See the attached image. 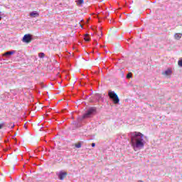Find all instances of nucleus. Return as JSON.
Segmentation results:
<instances>
[{
    "instance_id": "1",
    "label": "nucleus",
    "mask_w": 182,
    "mask_h": 182,
    "mask_svg": "<svg viewBox=\"0 0 182 182\" xmlns=\"http://www.w3.org/2000/svg\"><path fill=\"white\" fill-rule=\"evenodd\" d=\"M131 135V144L132 147H136V149H143L144 147V140L143 137L144 135L141 132H132Z\"/></svg>"
},
{
    "instance_id": "2",
    "label": "nucleus",
    "mask_w": 182,
    "mask_h": 182,
    "mask_svg": "<svg viewBox=\"0 0 182 182\" xmlns=\"http://www.w3.org/2000/svg\"><path fill=\"white\" fill-rule=\"evenodd\" d=\"M108 96L109 98L112 99V100L113 101V103H114V105H117V103H119V102H120V99H119V96H117V94L114 93V92L113 91H109L108 92Z\"/></svg>"
},
{
    "instance_id": "3",
    "label": "nucleus",
    "mask_w": 182,
    "mask_h": 182,
    "mask_svg": "<svg viewBox=\"0 0 182 182\" xmlns=\"http://www.w3.org/2000/svg\"><path fill=\"white\" fill-rule=\"evenodd\" d=\"M22 41L25 43H30V42H32V41H33V36L32 34H26L23 37Z\"/></svg>"
},
{
    "instance_id": "4",
    "label": "nucleus",
    "mask_w": 182,
    "mask_h": 182,
    "mask_svg": "<svg viewBox=\"0 0 182 182\" xmlns=\"http://www.w3.org/2000/svg\"><path fill=\"white\" fill-rule=\"evenodd\" d=\"M95 111L96 109L95 108H91L88 109L87 113L82 115V119H89V117H90V116H92V114H93Z\"/></svg>"
},
{
    "instance_id": "5",
    "label": "nucleus",
    "mask_w": 182,
    "mask_h": 182,
    "mask_svg": "<svg viewBox=\"0 0 182 182\" xmlns=\"http://www.w3.org/2000/svg\"><path fill=\"white\" fill-rule=\"evenodd\" d=\"M66 176H68V173L66 172H60L58 175L60 180H65Z\"/></svg>"
},
{
    "instance_id": "6",
    "label": "nucleus",
    "mask_w": 182,
    "mask_h": 182,
    "mask_svg": "<svg viewBox=\"0 0 182 182\" xmlns=\"http://www.w3.org/2000/svg\"><path fill=\"white\" fill-rule=\"evenodd\" d=\"M30 16H31V18H38V16H39V13L36 11H31L30 13Z\"/></svg>"
},
{
    "instance_id": "7",
    "label": "nucleus",
    "mask_w": 182,
    "mask_h": 182,
    "mask_svg": "<svg viewBox=\"0 0 182 182\" xmlns=\"http://www.w3.org/2000/svg\"><path fill=\"white\" fill-rule=\"evenodd\" d=\"M171 69L168 68L165 72L162 73V75H164V76H170L171 75Z\"/></svg>"
},
{
    "instance_id": "8",
    "label": "nucleus",
    "mask_w": 182,
    "mask_h": 182,
    "mask_svg": "<svg viewBox=\"0 0 182 182\" xmlns=\"http://www.w3.org/2000/svg\"><path fill=\"white\" fill-rule=\"evenodd\" d=\"M14 53H15L14 50L6 52L5 53L3 54V56H11L14 55Z\"/></svg>"
},
{
    "instance_id": "9",
    "label": "nucleus",
    "mask_w": 182,
    "mask_h": 182,
    "mask_svg": "<svg viewBox=\"0 0 182 182\" xmlns=\"http://www.w3.org/2000/svg\"><path fill=\"white\" fill-rule=\"evenodd\" d=\"M181 36H182L181 33H177L174 34V38L176 39L177 41H179V39H181Z\"/></svg>"
},
{
    "instance_id": "10",
    "label": "nucleus",
    "mask_w": 182,
    "mask_h": 182,
    "mask_svg": "<svg viewBox=\"0 0 182 182\" xmlns=\"http://www.w3.org/2000/svg\"><path fill=\"white\" fill-rule=\"evenodd\" d=\"M85 42H89L90 41V36L89 34H85L84 36Z\"/></svg>"
},
{
    "instance_id": "11",
    "label": "nucleus",
    "mask_w": 182,
    "mask_h": 182,
    "mask_svg": "<svg viewBox=\"0 0 182 182\" xmlns=\"http://www.w3.org/2000/svg\"><path fill=\"white\" fill-rule=\"evenodd\" d=\"M75 147H76V149H80V147H82V144L80 142H78L75 144Z\"/></svg>"
},
{
    "instance_id": "12",
    "label": "nucleus",
    "mask_w": 182,
    "mask_h": 182,
    "mask_svg": "<svg viewBox=\"0 0 182 182\" xmlns=\"http://www.w3.org/2000/svg\"><path fill=\"white\" fill-rule=\"evenodd\" d=\"M77 5H82L85 2L84 0H77L76 1Z\"/></svg>"
},
{
    "instance_id": "13",
    "label": "nucleus",
    "mask_w": 182,
    "mask_h": 182,
    "mask_svg": "<svg viewBox=\"0 0 182 182\" xmlns=\"http://www.w3.org/2000/svg\"><path fill=\"white\" fill-rule=\"evenodd\" d=\"M178 66L182 68V58H179V60L178 61Z\"/></svg>"
},
{
    "instance_id": "14",
    "label": "nucleus",
    "mask_w": 182,
    "mask_h": 182,
    "mask_svg": "<svg viewBox=\"0 0 182 182\" xmlns=\"http://www.w3.org/2000/svg\"><path fill=\"white\" fill-rule=\"evenodd\" d=\"M133 76V74L132 73H129L127 75V79H130V77H132Z\"/></svg>"
},
{
    "instance_id": "15",
    "label": "nucleus",
    "mask_w": 182,
    "mask_h": 182,
    "mask_svg": "<svg viewBox=\"0 0 182 182\" xmlns=\"http://www.w3.org/2000/svg\"><path fill=\"white\" fill-rule=\"evenodd\" d=\"M38 56H39L40 58H45V53H38Z\"/></svg>"
},
{
    "instance_id": "16",
    "label": "nucleus",
    "mask_w": 182,
    "mask_h": 182,
    "mask_svg": "<svg viewBox=\"0 0 182 182\" xmlns=\"http://www.w3.org/2000/svg\"><path fill=\"white\" fill-rule=\"evenodd\" d=\"M4 126H5V123H4V122H1V123L0 124V130H1V129H3V128H4Z\"/></svg>"
},
{
    "instance_id": "17",
    "label": "nucleus",
    "mask_w": 182,
    "mask_h": 182,
    "mask_svg": "<svg viewBox=\"0 0 182 182\" xmlns=\"http://www.w3.org/2000/svg\"><path fill=\"white\" fill-rule=\"evenodd\" d=\"M93 45H95V46H97V41H93Z\"/></svg>"
},
{
    "instance_id": "18",
    "label": "nucleus",
    "mask_w": 182,
    "mask_h": 182,
    "mask_svg": "<svg viewBox=\"0 0 182 182\" xmlns=\"http://www.w3.org/2000/svg\"><path fill=\"white\" fill-rule=\"evenodd\" d=\"M91 146H92V147H95V146H96V144L92 143V144H91Z\"/></svg>"
},
{
    "instance_id": "19",
    "label": "nucleus",
    "mask_w": 182,
    "mask_h": 182,
    "mask_svg": "<svg viewBox=\"0 0 182 182\" xmlns=\"http://www.w3.org/2000/svg\"><path fill=\"white\" fill-rule=\"evenodd\" d=\"M0 21H2V16L0 14Z\"/></svg>"
},
{
    "instance_id": "20",
    "label": "nucleus",
    "mask_w": 182,
    "mask_h": 182,
    "mask_svg": "<svg viewBox=\"0 0 182 182\" xmlns=\"http://www.w3.org/2000/svg\"><path fill=\"white\" fill-rule=\"evenodd\" d=\"M73 49H76V47H73Z\"/></svg>"
},
{
    "instance_id": "21",
    "label": "nucleus",
    "mask_w": 182,
    "mask_h": 182,
    "mask_svg": "<svg viewBox=\"0 0 182 182\" xmlns=\"http://www.w3.org/2000/svg\"><path fill=\"white\" fill-rule=\"evenodd\" d=\"M80 26H81L82 28H83V26H82V24H80Z\"/></svg>"
},
{
    "instance_id": "22",
    "label": "nucleus",
    "mask_w": 182,
    "mask_h": 182,
    "mask_svg": "<svg viewBox=\"0 0 182 182\" xmlns=\"http://www.w3.org/2000/svg\"><path fill=\"white\" fill-rule=\"evenodd\" d=\"M139 182H144L143 181H139Z\"/></svg>"
},
{
    "instance_id": "23",
    "label": "nucleus",
    "mask_w": 182,
    "mask_h": 182,
    "mask_svg": "<svg viewBox=\"0 0 182 182\" xmlns=\"http://www.w3.org/2000/svg\"><path fill=\"white\" fill-rule=\"evenodd\" d=\"M100 46H103L102 45H100Z\"/></svg>"
}]
</instances>
